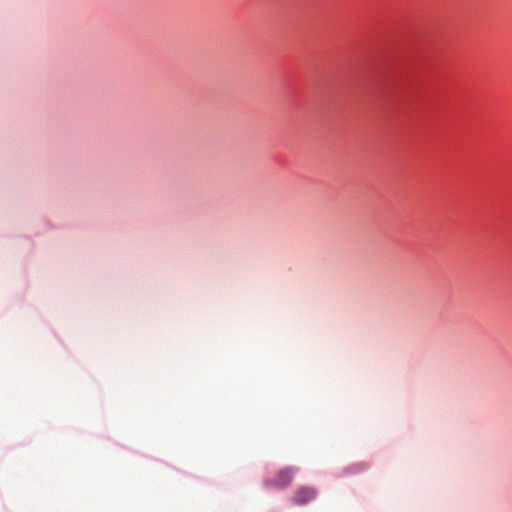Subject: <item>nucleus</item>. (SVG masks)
Listing matches in <instances>:
<instances>
[{
  "label": "nucleus",
  "mask_w": 512,
  "mask_h": 512,
  "mask_svg": "<svg viewBox=\"0 0 512 512\" xmlns=\"http://www.w3.org/2000/svg\"><path fill=\"white\" fill-rule=\"evenodd\" d=\"M294 472L290 467L281 469L273 478L266 480L265 485L277 489L286 488L291 484Z\"/></svg>",
  "instance_id": "1"
},
{
  "label": "nucleus",
  "mask_w": 512,
  "mask_h": 512,
  "mask_svg": "<svg viewBox=\"0 0 512 512\" xmlns=\"http://www.w3.org/2000/svg\"><path fill=\"white\" fill-rule=\"evenodd\" d=\"M317 491L310 486L299 488L292 497V502L296 505H306L316 498Z\"/></svg>",
  "instance_id": "2"
}]
</instances>
